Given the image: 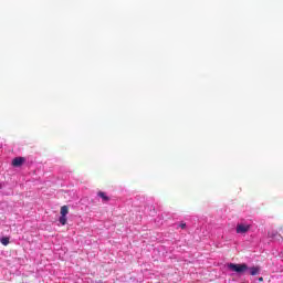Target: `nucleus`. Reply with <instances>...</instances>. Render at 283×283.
Wrapping results in <instances>:
<instances>
[{"label":"nucleus","mask_w":283,"mask_h":283,"mask_svg":"<svg viewBox=\"0 0 283 283\" xmlns=\"http://www.w3.org/2000/svg\"><path fill=\"white\" fill-rule=\"evenodd\" d=\"M98 197L105 201L109 200V197H107V195L105 192H98Z\"/></svg>","instance_id":"8"},{"label":"nucleus","mask_w":283,"mask_h":283,"mask_svg":"<svg viewBox=\"0 0 283 283\" xmlns=\"http://www.w3.org/2000/svg\"><path fill=\"white\" fill-rule=\"evenodd\" d=\"M248 271H250V275H259L260 274L259 266L248 268Z\"/></svg>","instance_id":"4"},{"label":"nucleus","mask_w":283,"mask_h":283,"mask_svg":"<svg viewBox=\"0 0 283 283\" xmlns=\"http://www.w3.org/2000/svg\"><path fill=\"white\" fill-rule=\"evenodd\" d=\"M227 266L230 271H233L234 273H244V271H249V265H247V263H228Z\"/></svg>","instance_id":"1"},{"label":"nucleus","mask_w":283,"mask_h":283,"mask_svg":"<svg viewBox=\"0 0 283 283\" xmlns=\"http://www.w3.org/2000/svg\"><path fill=\"white\" fill-rule=\"evenodd\" d=\"M264 279L263 277H260L259 281L262 282Z\"/></svg>","instance_id":"10"},{"label":"nucleus","mask_w":283,"mask_h":283,"mask_svg":"<svg viewBox=\"0 0 283 283\" xmlns=\"http://www.w3.org/2000/svg\"><path fill=\"white\" fill-rule=\"evenodd\" d=\"M250 229H251V224H249V223H238L235 231H237V233L242 235L244 233H248L250 231Z\"/></svg>","instance_id":"2"},{"label":"nucleus","mask_w":283,"mask_h":283,"mask_svg":"<svg viewBox=\"0 0 283 283\" xmlns=\"http://www.w3.org/2000/svg\"><path fill=\"white\" fill-rule=\"evenodd\" d=\"M0 242H1V244H3V247H8L10 244V238L2 237V238H0Z\"/></svg>","instance_id":"5"},{"label":"nucleus","mask_w":283,"mask_h":283,"mask_svg":"<svg viewBox=\"0 0 283 283\" xmlns=\"http://www.w3.org/2000/svg\"><path fill=\"white\" fill-rule=\"evenodd\" d=\"M59 222L62 227H65V224H67V217L61 216Z\"/></svg>","instance_id":"7"},{"label":"nucleus","mask_w":283,"mask_h":283,"mask_svg":"<svg viewBox=\"0 0 283 283\" xmlns=\"http://www.w3.org/2000/svg\"><path fill=\"white\" fill-rule=\"evenodd\" d=\"M23 163H25V159L23 157H15L12 160V166L13 167H21V165H23Z\"/></svg>","instance_id":"3"},{"label":"nucleus","mask_w":283,"mask_h":283,"mask_svg":"<svg viewBox=\"0 0 283 283\" xmlns=\"http://www.w3.org/2000/svg\"><path fill=\"white\" fill-rule=\"evenodd\" d=\"M67 213H70L67 206H63L61 208V216L67 217Z\"/></svg>","instance_id":"6"},{"label":"nucleus","mask_w":283,"mask_h":283,"mask_svg":"<svg viewBox=\"0 0 283 283\" xmlns=\"http://www.w3.org/2000/svg\"><path fill=\"white\" fill-rule=\"evenodd\" d=\"M179 227H180V229H186L187 228V223H180Z\"/></svg>","instance_id":"9"}]
</instances>
